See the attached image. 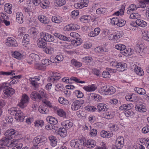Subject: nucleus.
<instances>
[{"label": "nucleus", "mask_w": 149, "mask_h": 149, "mask_svg": "<svg viewBox=\"0 0 149 149\" xmlns=\"http://www.w3.org/2000/svg\"><path fill=\"white\" fill-rule=\"evenodd\" d=\"M7 83L5 84L3 86V92L6 96L8 97L11 95H13L15 93V90L7 86Z\"/></svg>", "instance_id": "5"}, {"label": "nucleus", "mask_w": 149, "mask_h": 149, "mask_svg": "<svg viewBox=\"0 0 149 149\" xmlns=\"http://www.w3.org/2000/svg\"><path fill=\"white\" fill-rule=\"evenodd\" d=\"M10 114L15 115V119L17 120L20 122L23 121L25 118L24 114L20 110H12L11 111Z\"/></svg>", "instance_id": "4"}, {"label": "nucleus", "mask_w": 149, "mask_h": 149, "mask_svg": "<svg viewBox=\"0 0 149 149\" xmlns=\"http://www.w3.org/2000/svg\"><path fill=\"white\" fill-rule=\"evenodd\" d=\"M40 37L46 42H53L54 40V37L48 33H40Z\"/></svg>", "instance_id": "8"}, {"label": "nucleus", "mask_w": 149, "mask_h": 149, "mask_svg": "<svg viewBox=\"0 0 149 149\" xmlns=\"http://www.w3.org/2000/svg\"><path fill=\"white\" fill-rule=\"evenodd\" d=\"M61 125L65 128L69 129L72 126L73 124L72 122L69 120H65L62 122Z\"/></svg>", "instance_id": "24"}, {"label": "nucleus", "mask_w": 149, "mask_h": 149, "mask_svg": "<svg viewBox=\"0 0 149 149\" xmlns=\"http://www.w3.org/2000/svg\"><path fill=\"white\" fill-rule=\"evenodd\" d=\"M58 133L61 137H65L67 134L66 130L65 128L64 127L60 128L58 130Z\"/></svg>", "instance_id": "21"}, {"label": "nucleus", "mask_w": 149, "mask_h": 149, "mask_svg": "<svg viewBox=\"0 0 149 149\" xmlns=\"http://www.w3.org/2000/svg\"><path fill=\"white\" fill-rule=\"evenodd\" d=\"M15 72L13 70H11L10 72H5L2 71H0V75H15V74L13 72Z\"/></svg>", "instance_id": "44"}, {"label": "nucleus", "mask_w": 149, "mask_h": 149, "mask_svg": "<svg viewBox=\"0 0 149 149\" xmlns=\"http://www.w3.org/2000/svg\"><path fill=\"white\" fill-rule=\"evenodd\" d=\"M140 15L137 13H132L131 14L130 16V18L131 19H135L139 18Z\"/></svg>", "instance_id": "52"}, {"label": "nucleus", "mask_w": 149, "mask_h": 149, "mask_svg": "<svg viewBox=\"0 0 149 149\" xmlns=\"http://www.w3.org/2000/svg\"><path fill=\"white\" fill-rule=\"evenodd\" d=\"M102 77L105 78H108L110 77V75L107 71H103L102 74Z\"/></svg>", "instance_id": "58"}, {"label": "nucleus", "mask_w": 149, "mask_h": 149, "mask_svg": "<svg viewBox=\"0 0 149 149\" xmlns=\"http://www.w3.org/2000/svg\"><path fill=\"white\" fill-rule=\"evenodd\" d=\"M135 108L136 110L140 112H145L146 111L144 103L138 104L136 105Z\"/></svg>", "instance_id": "15"}, {"label": "nucleus", "mask_w": 149, "mask_h": 149, "mask_svg": "<svg viewBox=\"0 0 149 149\" xmlns=\"http://www.w3.org/2000/svg\"><path fill=\"white\" fill-rule=\"evenodd\" d=\"M84 100H80L74 101L71 105V109L72 110H77L79 109L84 103Z\"/></svg>", "instance_id": "7"}, {"label": "nucleus", "mask_w": 149, "mask_h": 149, "mask_svg": "<svg viewBox=\"0 0 149 149\" xmlns=\"http://www.w3.org/2000/svg\"><path fill=\"white\" fill-rule=\"evenodd\" d=\"M97 108L99 112L107 111L108 109V106L103 103L97 104Z\"/></svg>", "instance_id": "14"}, {"label": "nucleus", "mask_w": 149, "mask_h": 149, "mask_svg": "<svg viewBox=\"0 0 149 149\" xmlns=\"http://www.w3.org/2000/svg\"><path fill=\"white\" fill-rule=\"evenodd\" d=\"M37 45L39 47L44 48L46 46V42L40 37L38 40Z\"/></svg>", "instance_id": "19"}, {"label": "nucleus", "mask_w": 149, "mask_h": 149, "mask_svg": "<svg viewBox=\"0 0 149 149\" xmlns=\"http://www.w3.org/2000/svg\"><path fill=\"white\" fill-rule=\"evenodd\" d=\"M75 93L77 95V97L78 98H81L84 96V94L79 90L75 91Z\"/></svg>", "instance_id": "50"}, {"label": "nucleus", "mask_w": 149, "mask_h": 149, "mask_svg": "<svg viewBox=\"0 0 149 149\" xmlns=\"http://www.w3.org/2000/svg\"><path fill=\"white\" fill-rule=\"evenodd\" d=\"M91 18L90 16L84 15L81 17L80 18V21L83 23H87L89 22Z\"/></svg>", "instance_id": "25"}, {"label": "nucleus", "mask_w": 149, "mask_h": 149, "mask_svg": "<svg viewBox=\"0 0 149 149\" xmlns=\"http://www.w3.org/2000/svg\"><path fill=\"white\" fill-rule=\"evenodd\" d=\"M142 132L144 134L148 133L149 132V127L148 126L143 127L142 130Z\"/></svg>", "instance_id": "64"}, {"label": "nucleus", "mask_w": 149, "mask_h": 149, "mask_svg": "<svg viewBox=\"0 0 149 149\" xmlns=\"http://www.w3.org/2000/svg\"><path fill=\"white\" fill-rule=\"evenodd\" d=\"M45 52L47 54H51L54 52V49L53 48L51 47H46L44 50Z\"/></svg>", "instance_id": "42"}, {"label": "nucleus", "mask_w": 149, "mask_h": 149, "mask_svg": "<svg viewBox=\"0 0 149 149\" xmlns=\"http://www.w3.org/2000/svg\"><path fill=\"white\" fill-rule=\"evenodd\" d=\"M135 73L139 75H142L144 74V72L142 69L139 67H136L134 69Z\"/></svg>", "instance_id": "32"}, {"label": "nucleus", "mask_w": 149, "mask_h": 149, "mask_svg": "<svg viewBox=\"0 0 149 149\" xmlns=\"http://www.w3.org/2000/svg\"><path fill=\"white\" fill-rule=\"evenodd\" d=\"M6 44L9 47H15L18 46L16 40L14 39H12L11 38H8L7 41L6 42Z\"/></svg>", "instance_id": "12"}, {"label": "nucleus", "mask_w": 149, "mask_h": 149, "mask_svg": "<svg viewBox=\"0 0 149 149\" xmlns=\"http://www.w3.org/2000/svg\"><path fill=\"white\" fill-rule=\"evenodd\" d=\"M48 139L50 142V144L52 146L54 147L57 144V140L56 138L53 136H49Z\"/></svg>", "instance_id": "18"}, {"label": "nucleus", "mask_w": 149, "mask_h": 149, "mask_svg": "<svg viewBox=\"0 0 149 149\" xmlns=\"http://www.w3.org/2000/svg\"><path fill=\"white\" fill-rule=\"evenodd\" d=\"M17 134L15 130L10 129L6 131L5 133L6 136L3 138H6L7 139L11 140L13 138H15Z\"/></svg>", "instance_id": "6"}, {"label": "nucleus", "mask_w": 149, "mask_h": 149, "mask_svg": "<svg viewBox=\"0 0 149 149\" xmlns=\"http://www.w3.org/2000/svg\"><path fill=\"white\" fill-rule=\"evenodd\" d=\"M45 93L43 89H41L38 93L36 91L32 92L30 97L33 100L40 101L45 97Z\"/></svg>", "instance_id": "1"}, {"label": "nucleus", "mask_w": 149, "mask_h": 149, "mask_svg": "<svg viewBox=\"0 0 149 149\" xmlns=\"http://www.w3.org/2000/svg\"><path fill=\"white\" fill-rule=\"evenodd\" d=\"M13 56L18 59H21L23 58L22 54L18 52L15 51L12 54Z\"/></svg>", "instance_id": "31"}, {"label": "nucleus", "mask_w": 149, "mask_h": 149, "mask_svg": "<svg viewBox=\"0 0 149 149\" xmlns=\"http://www.w3.org/2000/svg\"><path fill=\"white\" fill-rule=\"evenodd\" d=\"M30 59L32 61H37L39 60V56L35 54H31L29 57Z\"/></svg>", "instance_id": "29"}, {"label": "nucleus", "mask_w": 149, "mask_h": 149, "mask_svg": "<svg viewBox=\"0 0 149 149\" xmlns=\"http://www.w3.org/2000/svg\"><path fill=\"white\" fill-rule=\"evenodd\" d=\"M100 135L101 137L105 138H109L112 136L113 134L109 132H107L104 131H102L100 132Z\"/></svg>", "instance_id": "23"}, {"label": "nucleus", "mask_w": 149, "mask_h": 149, "mask_svg": "<svg viewBox=\"0 0 149 149\" xmlns=\"http://www.w3.org/2000/svg\"><path fill=\"white\" fill-rule=\"evenodd\" d=\"M136 23L138 25L142 27H145L147 25V23L145 21L140 19L136 20Z\"/></svg>", "instance_id": "27"}, {"label": "nucleus", "mask_w": 149, "mask_h": 149, "mask_svg": "<svg viewBox=\"0 0 149 149\" xmlns=\"http://www.w3.org/2000/svg\"><path fill=\"white\" fill-rule=\"evenodd\" d=\"M72 25V24L67 25L64 27V29L66 31H73Z\"/></svg>", "instance_id": "59"}, {"label": "nucleus", "mask_w": 149, "mask_h": 149, "mask_svg": "<svg viewBox=\"0 0 149 149\" xmlns=\"http://www.w3.org/2000/svg\"><path fill=\"white\" fill-rule=\"evenodd\" d=\"M39 137L40 142V146L41 145L42 143H45L47 141V138L43 136H40Z\"/></svg>", "instance_id": "57"}, {"label": "nucleus", "mask_w": 149, "mask_h": 149, "mask_svg": "<svg viewBox=\"0 0 149 149\" xmlns=\"http://www.w3.org/2000/svg\"><path fill=\"white\" fill-rule=\"evenodd\" d=\"M142 34L143 38L147 41H149V31H144Z\"/></svg>", "instance_id": "35"}, {"label": "nucleus", "mask_w": 149, "mask_h": 149, "mask_svg": "<svg viewBox=\"0 0 149 149\" xmlns=\"http://www.w3.org/2000/svg\"><path fill=\"white\" fill-rule=\"evenodd\" d=\"M58 101L60 103L64 105H67L69 103V102L67 100L65 99L62 97H61L59 98Z\"/></svg>", "instance_id": "37"}, {"label": "nucleus", "mask_w": 149, "mask_h": 149, "mask_svg": "<svg viewBox=\"0 0 149 149\" xmlns=\"http://www.w3.org/2000/svg\"><path fill=\"white\" fill-rule=\"evenodd\" d=\"M106 12L107 9L105 8H100L97 9L96 10V13L97 14H104Z\"/></svg>", "instance_id": "39"}, {"label": "nucleus", "mask_w": 149, "mask_h": 149, "mask_svg": "<svg viewBox=\"0 0 149 149\" xmlns=\"http://www.w3.org/2000/svg\"><path fill=\"white\" fill-rule=\"evenodd\" d=\"M57 113L61 117L64 118H65L66 117L65 112L61 109H59L58 110H57Z\"/></svg>", "instance_id": "40"}, {"label": "nucleus", "mask_w": 149, "mask_h": 149, "mask_svg": "<svg viewBox=\"0 0 149 149\" xmlns=\"http://www.w3.org/2000/svg\"><path fill=\"white\" fill-rule=\"evenodd\" d=\"M125 115L127 117L132 116L134 114V112L131 109H127L125 112Z\"/></svg>", "instance_id": "49"}, {"label": "nucleus", "mask_w": 149, "mask_h": 149, "mask_svg": "<svg viewBox=\"0 0 149 149\" xmlns=\"http://www.w3.org/2000/svg\"><path fill=\"white\" fill-rule=\"evenodd\" d=\"M97 133V130L96 129H93L90 132V134L91 136H95Z\"/></svg>", "instance_id": "62"}, {"label": "nucleus", "mask_w": 149, "mask_h": 149, "mask_svg": "<svg viewBox=\"0 0 149 149\" xmlns=\"http://www.w3.org/2000/svg\"><path fill=\"white\" fill-rule=\"evenodd\" d=\"M70 79L75 81L76 83H79L81 84H83L85 83L84 81H80L77 78L72 77H71Z\"/></svg>", "instance_id": "51"}, {"label": "nucleus", "mask_w": 149, "mask_h": 149, "mask_svg": "<svg viewBox=\"0 0 149 149\" xmlns=\"http://www.w3.org/2000/svg\"><path fill=\"white\" fill-rule=\"evenodd\" d=\"M139 7H138L137 8L135 5L134 4H131L130 5L129 7L128 8H129V10H131L132 12H133L134 10H136Z\"/></svg>", "instance_id": "56"}, {"label": "nucleus", "mask_w": 149, "mask_h": 149, "mask_svg": "<svg viewBox=\"0 0 149 149\" xmlns=\"http://www.w3.org/2000/svg\"><path fill=\"white\" fill-rule=\"evenodd\" d=\"M115 48L116 49L123 51V50H125L126 49V47L125 45L122 44H118L116 45Z\"/></svg>", "instance_id": "36"}, {"label": "nucleus", "mask_w": 149, "mask_h": 149, "mask_svg": "<svg viewBox=\"0 0 149 149\" xmlns=\"http://www.w3.org/2000/svg\"><path fill=\"white\" fill-rule=\"evenodd\" d=\"M49 62H51V61H49V60L47 59H43L42 61V64L46 65H49Z\"/></svg>", "instance_id": "60"}, {"label": "nucleus", "mask_w": 149, "mask_h": 149, "mask_svg": "<svg viewBox=\"0 0 149 149\" xmlns=\"http://www.w3.org/2000/svg\"><path fill=\"white\" fill-rule=\"evenodd\" d=\"M61 37H60V39L64 41H69L70 40V38H68L65 36L61 35L60 36Z\"/></svg>", "instance_id": "63"}, {"label": "nucleus", "mask_w": 149, "mask_h": 149, "mask_svg": "<svg viewBox=\"0 0 149 149\" xmlns=\"http://www.w3.org/2000/svg\"><path fill=\"white\" fill-rule=\"evenodd\" d=\"M35 125L37 127L40 126L42 127L44 125V123L42 120H39L36 121Z\"/></svg>", "instance_id": "45"}, {"label": "nucleus", "mask_w": 149, "mask_h": 149, "mask_svg": "<svg viewBox=\"0 0 149 149\" xmlns=\"http://www.w3.org/2000/svg\"><path fill=\"white\" fill-rule=\"evenodd\" d=\"M127 68V64L124 63L118 62L116 66V70L120 71H123Z\"/></svg>", "instance_id": "13"}, {"label": "nucleus", "mask_w": 149, "mask_h": 149, "mask_svg": "<svg viewBox=\"0 0 149 149\" xmlns=\"http://www.w3.org/2000/svg\"><path fill=\"white\" fill-rule=\"evenodd\" d=\"M116 147L117 149H121L124 146V139L122 136H120L118 137L116 141Z\"/></svg>", "instance_id": "11"}, {"label": "nucleus", "mask_w": 149, "mask_h": 149, "mask_svg": "<svg viewBox=\"0 0 149 149\" xmlns=\"http://www.w3.org/2000/svg\"><path fill=\"white\" fill-rule=\"evenodd\" d=\"M55 59L57 61H61L63 60V57L62 55H58L55 57Z\"/></svg>", "instance_id": "61"}, {"label": "nucleus", "mask_w": 149, "mask_h": 149, "mask_svg": "<svg viewBox=\"0 0 149 149\" xmlns=\"http://www.w3.org/2000/svg\"><path fill=\"white\" fill-rule=\"evenodd\" d=\"M39 137H40V136H39L35 137L34 139L33 140L34 146H37L38 147L40 146Z\"/></svg>", "instance_id": "34"}, {"label": "nucleus", "mask_w": 149, "mask_h": 149, "mask_svg": "<svg viewBox=\"0 0 149 149\" xmlns=\"http://www.w3.org/2000/svg\"><path fill=\"white\" fill-rule=\"evenodd\" d=\"M100 31V29L99 28H96L94 29V31H91L88 34V36L91 37H94L98 35L99 34Z\"/></svg>", "instance_id": "16"}, {"label": "nucleus", "mask_w": 149, "mask_h": 149, "mask_svg": "<svg viewBox=\"0 0 149 149\" xmlns=\"http://www.w3.org/2000/svg\"><path fill=\"white\" fill-rule=\"evenodd\" d=\"M126 23V21L124 19H119V22L118 24V26L122 27L124 26Z\"/></svg>", "instance_id": "53"}, {"label": "nucleus", "mask_w": 149, "mask_h": 149, "mask_svg": "<svg viewBox=\"0 0 149 149\" xmlns=\"http://www.w3.org/2000/svg\"><path fill=\"white\" fill-rule=\"evenodd\" d=\"M134 91L140 95H144L146 93V91L143 88H135Z\"/></svg>", "instance_id": "33"}, {"label": "nucleus", "mask_w": 149, "mask_h": 149, "mask_svg": "<svg viewBox=\"0 0 149 149\" xmlns=\"http://www.w3.org/2000/svg\"><path fill=\"white\" fill-rule=\"evenodd\" d=\"M31 84L35 88H37L38 86V83L36 81V80L34 78H31L29 79Z\"/></svg>", "instance_id": "41"}, {"label": "nucleus", "mask_w": 149, "mask_h": 149, "mask_svg": "<svg viewBox=\"0 0 149 149\" xmlns=\"http://www.w3.org/2000/svg\"><path fill=\"white\" fill-rule=\"evenodd\" d=\"M119 22V18L117 17H114L111 19V23L112 24L118 26V24Z\"/></svg>", "instance_id": "48"}, {"label": "nucleus", "mask_w": 149, "mask_h": 149, "mask_svg": "<svg viewBox=\"0 0 149 149\" xmlns=\"http://www.w3.org/2000/svg\"><path fill=\"white\" fill-rule=\"evenodd\" d=\"M135 95L133 94L131 95H127L125 96V99L127 101H132L134 100V97Z\"/></svg>", "instance_id": "54"}, {"label": "nucleus", "mask_w": 149, "mask_h": 149, "mask_svg": "<svg viewBox=\"0 0 149 149\" xmlns=\"http://www.w3.org/2000/svg\"><path fill=\"white\" fill-rule=\"evenodd\" d=\"M59 79V78H55L52 75L48 78L47 80L49 82L53 83L54 81L56 80H58Z\"/></svg>", "instance_id": "55"}, {"label": "nucleus", "mask_w": 149, "mask_h": 149, "mask_svg": "<svg viewBox=\"0 0 149 149\" xmlns=\"http://www.w3.org/2000/svg\"><path fill=\"white\" fill-rule=\"evenodd\" d=\"M70 143L71 146L79 149H83L84 145V141L82 140H72Z\"/></svg>", "instance_id": "3"}, {"label": "nucleus", "mask_w": 149, "mask_h": 149, "mask_svg": "<svg viewBox=\"0 0 149 149\" xmlns=\"http://www.w3.org/2000/svg\"><path fill=\"white\" fill-rule=\"evenodd\" d=\"M10 140L7 139L6 138H3L0 140V145L1 146H6L8 147H14L18 144V140L13 139L11 141Z\"/></svg>", "instance_id": "2"}, {"label": "nucleus", "mask_w": 149, "mask_h": 149, "mask_svg": "<svg viewBox=\"0 0 149 149\" xmlns=\"http://www.w3.org/2000/svg\"><path fill=\"white\" fill-rule=\"evenodd\" d=\"M29 97L26 95H22L21 101L18 104V106L21 108H23L26 106L27 104L29 102Z\"/></svg>", "instance_id": "10"}, {"label": "nucleus", "mask_w": 149, "mask_h": 149, "mask_svg": "<svg viewBox=\"0 0 149 149\" xmlns=\"http://www.w3.org/2000/svg\"><path fill=\"white\" fill-rule=\"evenodd\" d=\"M16 21L19 24L23 22V16L22 13L20 12H18L16 14Z\"/></svg>", "instance_id": "17"}, {"label": "nucleus", "mask_w": 149, "mask_h": 149, "mask_svg": "<svg viewBox=\"0 0 149 149\" xmlns=\"http://www.w3.org/2000/svg\"><path fill=\"white\" fill-rule=\"evenodd\" d=\"M38 19L40 22L44 24H47L49 22V19L43 15H39Z\"/></svg>", "instance_id": "20"}, {"label": "nucleus", "mask_w": 149, "mask_h": 149, "mask_svg": "<svg viewBox=\"0 0 149 149\" xmlns=\"http://www.w3.org/2000/svg\"><path fill=\"white\" fill-rule=\"evenodd\" d=\"M123 35V32L122 31H117L114 35L111 34L109 36V40H113L114 41H116L118 39L122 37Z\"/></svg>", "instance_id": "9"}, {"label": "nucleus", "mask_w": 149, "mask_h": 149, "mask_svg": "<svg viewBox=\"0 0 149 149\" xmlns=\"http://www.w3.org/2000/svg\"><path fill=\"white\" fill-rule=\"evenodd\" d=\"M116 92L115 89L112 86H108L107 91L105 93L107 95H110Z\"/></svg>", "instance_id": "26"}, {"label": "nucleus", "mask_w": 149, "mask_h": 149, "mask_svg": "<svg viewBox=\"0 0 149 149\" xmlns=\"http://www.w3.org/2000/svg\"><path fill=\"white\" fill-rule=\"evenodd\" d=\"M76 40H74L72 42L74 46H77L78 45H80L82 42V40L80 38H76Z\"/></svg>", "instance_id": "38"}, {"label": "nucleus", "mask_w": 149, "mask_h": 149, "mask_svg": "<svg viewBox=\"0 0 149 149\" xmlns=\"http://www.w3.org/2000/svg\"><path fill=\"white\" fill-rule=\"evenodd\" d=\"M55 2L58 6H61L65 5L66 1L65 0H56Z\"/></svg>", "instance_id": "47"}, {"label": "nucleus", "mask_w": 149, "mask_h": 149, "mask_svg": "<svg viewBox=\"0 0 149 149\" xmlns=\"http://www.w3.org/2000/svg\"><path fill=\"white\" fill-rule=\"evenodd\" d=\"M47 119L50 124L56 125L58 123L57 120L54 117L52 116H49L47 117Z\"/></svg>", "instance_id": "30"}, {"label": "nucleus", "mask_w": 149, "mask_h": 149, "mask_svg": "<svg viewBox=\"0 0 149 149\" xmlns=\"http://www.w3.org/2000/svg\"><path fill=\"white\" fill-rule=\"evenodd\" d=\"M143 47V45L141 44H137L135 47L134 49L135 52L137 53H139V50H141V48Z\"/></svg>", "instance_id": "46"}, {"label": "nucleus", "mask_w": 149, "mask_h": 149, "mask_svg": "<svg viewBox=\"0 0 149 149\" xmlns=\"http://www.w3.org/2000/svg\"><path fill=\"white\" fill-rule=\"evenodd\" d=\"M83 88L86 91L91 92L94 91L96 89V88L94 84H92L84 86Z\"/></svg>", "instance_id": "22"}, {"label": "nucleus", "mask_w": 149, "mask_h": 149, "mask_svg": "<svg viewBox=\"0 0 149 149\" xmlns=\"http://www.w3.org/2000/svg\"><path fill=\"white\" fill-rule=\"evenodd\" d=\"M52 20L53 22L59 23L62 22V17L59 16H53L52 17Z\"/></svg>", "instance_id": "28"}, {"label": "nucleus", "mask_w": 149, "mask_h": 149, "mask_svg": "<svg viewBox=\"0 0 149 149\" xmlns=\"http://www.w3.org/2000/svg\"><path fill=\"white\" fill-rule=\"evenodd\" d=\"M71 63L73 65L77 68H79L82 65L81 63L76 61L75 60H72L71 61Z\"/></svg>", "instance_id": "43"}]
</instances>
